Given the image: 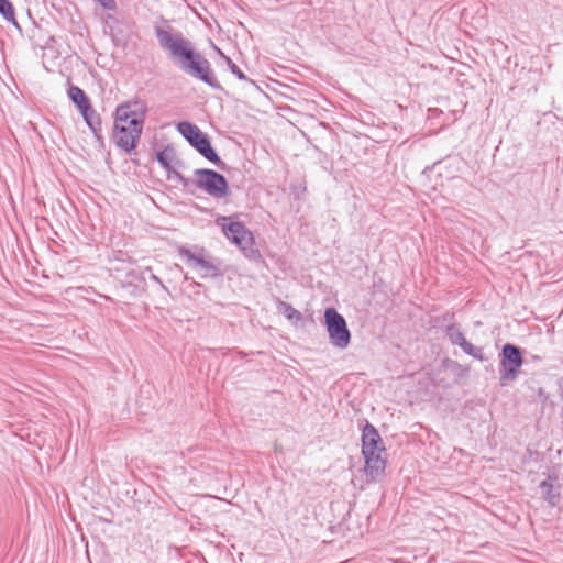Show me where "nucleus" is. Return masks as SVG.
Wrapping results in <instances>:
<instances>
[{"label":"nucleus","instance_id":"1","mask_svg":"<svg viewBox=\"0 0 563 563\" xmlns=\"http://www.w3.org/2000/svg\"><path fill=\"white\" fill-rule=\"evenodd\" d=\"M154 33L159 47L179 70L216 90L222 89L210 62L181 32L174 30L167 21H163L162 24L154 25Z\"/></svg>","mask_w":563,"mask_h":563},{"label":"nucleus","instance_id":"2","mask_svg":"<svg viewBox=\"0 0 563 563\" xmlns=\"http://www.w3.org/2000/svg\"><path fill=\"white\" fill-rule=\"evenodd\" d=\"M146 113V103L137 98L120 103L117 107L112 139L119 148L126 153H131L136 148Z\"/></svg>","mask_w":563,"mask_h":563},{"label":"nucleus","instance_id":"3","mask_svg":"<svg viewBox=\"0 0 563 563\" xmlns=\"http://www.w3.org/2000/svg\"><path fill=\"white\" fill-rule=\"evenodd\" d=\"M177 131L181 136L206 159L224 170L225 163L220 158L211 145L210 139L196 124L183 121L177 124Z\"/></svg>","mask_w":563,"mask_h":563},{"label":"nucleus","instance_id":"4","mask_svg":"<svg viewBox=\"0 0 563 563\" xmlns=\"http://www.w3.org/2000/svg\"><path fill=\"white\" fill-rule=\"evenodd\" d=\"M238 214L221 217L217 220L222 223V232L233 244H235L247 256H260L258 250L254 249V235L243 222L234 221Z\"/></svg>","mask_w":563,"mask_h":563},{"label":"nucleus","instance_id":"5","mask_svg":"<svg viewBox=\"0 0 563 563\" xmlns=\"http://www.w3.org/2000/svg\"><path fill=\"white\" fill-rule=\"evenodd\" d=\"M523 363L522 350L519 346L511 343L504 344L499 353V385L506 387L514 383Z\"/></svg>","mask_w":563,"mask_h":563},{"label":"nucleus","instance_id":"6","mask_svg":"<svg viewBox=\"0 0 563 563\" xmlns=\"http://www.w3.org/2000/svg\"><path fill=\"white\" fill-rule=\"evenodd\" d=\"M324 324L329 334L330 343L340 350L346 349L351 343V332L346 321L335 308L329 307L324 311Z\"/></svg>","mask_w":563,"mask_h":563},{"label":"nucleus","instance_id":"7","mask_svg":"<svg viewBox=\"0 0 563 563\" xmlns=\"http://www.w3.org/2000/svg\"><path fill=\"white\" fill-rule=\"evenodd\" d=\"M196 185L214 198H224L229 195V187L225 177L209 168L195 170Z\"/></svg>","mask_w":563,"mask_h":563},{"label":"nucleus","instance_id":"8","mask_svg":"<svg viewBox=\"0 0 563 563\" xmlns=\"http://www.w3.org/2000/svg\"><path fill=\"white\" fill-rule=\"evenodd\" d=\"M177 252L181 260L185 261V263L188 266L195 269H200L202 272L201 277L217 278L222 275L219 267L216 264L203 258V256L201 255L205 252L203 249L199 250V254H195L191 250L185 246H179L177 249Z\"/></svg>","mask_w":563,"mask_h":563},{"label":"nucleus","instance_id":"9","mask_svg":"<svg viewBox=\"0 0 563 563\" xmlns=\"http://www.w3.org/2000/svg\"><path fill=\"white\" fill-rule=\"evenodd\" d=\"M445 335L451 342V344L460 346L465 354L481 362L487 361V357L484 356L483 349L474 346L472 343H470L465 339L464 334L462 333L457 324H449L445 328Z\"/></svg>","mask_w":563,"mask_h":563},{"label":"nucleus","instance_id":"10","mask_svg":"<svg viewBox=\"0 0 563 563\" xmlns=\"http://www.w3.org/2000/svg\"><path fill=\"white\" fill-rule=\"evenodd\" d=\"M386 448L377 429L366 422L362 430V454L385 453Z\"/></svg>","mask_w":563,"mask_h":563},{"label":"nucleus","instance_id":"11","mask_svg":"<svg viewBox=\"0 0 563 563\" xmlns=\"http://www.w3.org/2000/svg\"><path fill=\"white\" fill-rule=\"evenodd\" d=\"M365 459V475L368 482H376L384 476L386 468V460L382 457V453L363 454Z\"/></svg>","mask_w":563,"mask_h":563},{"label":"nucleus","instance_id":"12","mask_svg":"<svg viewBox=\"0 0 563 563\" xmlns=\"http://www.w3.org/2000/svg\"><path fill=\"white\" fill-rule=\"evenodd\" d=\"M558 482V476L548 475L547 479L542 481L539 484V488L542 495V498L549 504L551 507H555L561 501V485L554 484Z\"/></svg>","mask_w":563,"mask_h":563},{"label":"nucleus","instance_id":"13","mask_svg":"<svg viewBox=\"0 0 563 563\" xmlns=\"http://www.w3.org/2000/svg\"><path fill=\"white\" fill-rule=\"evenodd\" d=\"M156 159L159 165L167 172L169 179H176L178 183L186 186L188 184V179L185 178L179 172H177L172 162L175 159V152L172 147L167 146L163 151L156 154Z\"/></svg>","mask_w":563,"mask_h":563},{"label":"nucleus","instance_id":"14","mask_svg":"<svg viewBox=\"0 0 563 563\" xmlns=\"http://www.w3.org/2000/svg\"><path fill=\"white\" fill-rule=\"evenodd\" d=\"M80 114L82 115L85 122L90 128L92 133L98 136L99 132H101V119L100 115L96 112L91 103L88 104L86 109H81Z\"/></svg>","mask_w":563,"mask_h":563},{"label":"nucleus","instance_id":"15","mask_svg":"<svg viewBox=\"0 0 563 563\" xmlns=\"http://www.w3.org/2000/svg\"><path fill=\"white\" fill-rule=\"evenodd\" d=\"M68 97L79 111L81 109H86L90 103L85 91L75 85H70L68 89Z\"/></svg>","mask_w":563,"mask_h":563},{"label":"nucleus","instance_id":"16","mask_svg":"<svg viewBox=\"0 0 563 563\" xmlns=\"http://www.w3.org/2000/svg\"><path fill=\"white\" fill-rule=\"evenodd\" d=\"M0 14L7 22L11 23L16 29H20L19 23L15 20L13 4L10 0H0Z\"/></svg>","mask_w":563,"mask_h":563},{"label":"nucleus","instance_id":"17","mask_svg":"<svg viewBox=\"0 0 563 563\" xmlns=\"http://www.w3.org/2000/svg\"><path fill=\"white\" fill-rule=\"evenodd\" d=\"M218 53L219 55L223 58V60L225 62L228 68L230 69V71L239 79V80H243V81H247L252 85H255V82L247 78L246 75L240 69V67L227 55H224L219 48H218Z\"/></svg>","mask_w":563,"mask_h":563},{"label":"nucleus","instance_id":"18","mask_svg":"<svg viewBox=\"0 0 563 563\" xmlns=\"http://www.w3.org/2000/svg\"><path fill=\"white\" fill-rule=\"evenodd\" d=\"M278 310L282 312L289 321H300L302 320V314L299 310L295 309L290 303L285 301H279Z\"/></svg>","mask_w":563,"mask_h":563},{"label":"nucleus","instance_id":"19","mask_svg":"<svg viewBox=\"0 0 563 563\" xmlns=\"http://www.w3.org/2000/svg\"><path fill=\"white\" fill-rule=\"evenodd\" d=\"M96 1L99 2L101 4V7L107 10H115V8H117V3L114 0H96Z\"/></svg>","mask_w":563,"mask_h":563},{"label":"nucleus","instance_id":"20","mask_svg":"<svg viewBox=\"0 0 563 563\" xmlns=\"http://www.w3.org/2000/svg\"><path fill=\"white\" fill-rule=\"evenodd\" d=\"M537 394H538L539 400L542 404H545L549 400V395H548V393L542 387L538 388Z\"/></svg>","mask_w":563,"mask_h":563},{"label":"nucleus","instance_id":"21","mask_svg":"<svg viewBox=\"0 0 563 563\" xmlns=\"http://www.w3.org/2000/svg\"><path fill=\"white\" fill-rule=\"evenodd\" d=\"M146 272L150 273V278L155 282L156 284H158L163 289L167 290V288L165 287V285L163 284V282L161 280L159 277H157L155 274L152 273V269L150 267H147L145 269Z\"/></svg>","mask_w":563,"mask_h":563}]
</instances>
